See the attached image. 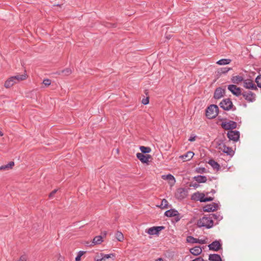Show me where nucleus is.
I'll return each mask as SVG.
<instances>
[{
	"label": "nucleus",
	"instance_id": "nucleus-1",
	"mask_svg": "<svg viewBox=\"0 0 261 261\" xmlns=\"http://www.w3.org/2000/svg\"><path fill=\"white\" fill-rule=\"evenodd\" d=\"M215 216L212 215V216H204L202 218L198 220L197 225L199 227H205L206 228H211L214 225V222L213 220V217Z\"/></svg>",
	"mask_w": 261,
	"mask_h": 261
},
{
	"label": "nucleus",
	"instance_id": "nucleus-2",
	"mask_svg": "<svg viewBox=\"0 0 261 261\" xmlns=\"http://www.w3.org/2000/svg\"><path fill=\"white\" fill-rule=\"evenodd\" d=\"M219 108L217 105H211L206 109L205 115L207 118L213 119L218 114Z\"/></svg>",
	"mask_w": 261,
	"mask_h": 261
},
{
	"label": "nucleus",
	"instance_id": "nucleus-3",
	"mask_svg": "<svg viewBox=\"0 0 261 261\" xmlns=\"http://www.w3.org/2000/svg\"><path fill=\"white\" fill-rule=\"evenodd\" d=\"M221 126L222 128L226 130H232L237 128V123L233 121L225 120L221 123ZM238 128H239V127H238Z\"/></svg>",
	"mask_w": 261,
	"mask_h": 261
},
{
	"label": "nucleus",
	"instance_id": "nucleus-4",
	"mask_svg": "<svg viewBox=\"0 0 261 261\" xmlns=\"http://www.w3.org/2000/svg\"><path fill=\"white\" fill-rule=\"evenodd\" d=\"M219 105L222 109L226 111H228L231 109L233 110H235L236 109L235 107L234 108H233V106L232 102L229 98L224 99L220 103Z\"/></svg>",
	"mask_w": 261,
	"mask_h": 261
},
{
	"label": "nucleus",
	"instance_id": "nucleus-5",
	"mask_svg": "<svg viewBox=\"0 0 261 261\" xmlns=\"http://www.w3.org/2000/svg\"><path fill=\"white\" fill-rule=\"evenodd\" d=\"M192 199L200 201V202H207L213 200L212 197H205L203 193L197 192L194 193L192 196Z\"/></svg>",
	"mask_w": 261,
	"mask_h": 261
},
{
	"label": "nucleus",
	"instance_id": "nucleus-6",
	"mask_svg": "<svg viewBox=\"0 0 261 261\" xmlns=\"http://www.w3.org/2000/svg\"><path fill=\"white\" fill-rule=\"evenodd\" d=\"M218 149L220 151H222L223 153H226L230 157H232L234 154V151L231 147H227L224 144H220Z\"/></svg>",
	"mask_w": 261,
	"mask_h": 261
},
{
	"label": "nucleus",
	"instance_id": "nucleus-7",
	"mask_svg": "<svg viewBox=\"0 0 261 261\" xmlns=\"http://www.w3.org/2000/svg\"><path fill=\"white\" fill-rule=\"evenodd\" d=\"M228 89L235 96H239L242 95V91L240 88L235 85H229L228 86Z\"/></svg>",
	"mask_w": 261,
	"mask_h": 261
},
{
	"label": "nucleus",
	"instance_id": "nucleus-8",
	"mask_svg": "<svg viewBox=\"0 0 261 261\" xmlns=\"http://www.w3.org/2000/svg\"><path fill=\"white\" fill-rule=\"evenodd\" d=\"M240 132H227V136L230 141L237 142L240 138Z\"/></svg>",
	"mask_w": 261,
	"mask_h": 261
},
{
	"label": "nucleus",
	"instance_id": "nucleus-9",
	"mask_svg": "<svg viewBox=\"0 0 261 261\" xmlns=\"http://www.w3.org/2000/svg\"><path fill=\"white\" fill-rule=\"evenodd\" d=\"M222 244L221 241H215L208 245L210 250L217 251L221 249Z\"/></svg>",
	"mask_w": 261,
	"mask_h": 261
},
{
	"label": "nucleus",
	"instance_id": "nucleus-10",
	"mask_svg": "<svg viewBox=\"0 0 261 261\" xmlns=\"http://www.w3.org/2000/svg\"><path fill=\"white\" fill-rule=\"evenodd\" d=\"M242 95L248 102H253L255 100V94L251 91L244 92Z\"/></svg>",
	"mask_w": 261,
	"mask_h": 261
},
{
	"label": "nucleus",
	"instance_id": "nucleus-11",
	"mask_svg": "<svg viewBox=\"0 0 261 261\" xmlns=\"http://www.w3.org/2000/svg\"><path fill=\"white\" fill-rule=\"evenodd\" d=\"M243 86L246 89L257 90V88L253 82L250 80H245L243 81Z\"/></svg>",
	"mask_w": 261,
	"mask_h": 261
},
{
	"label": "nucleus",
	"instance_id": "nucleus-12",
	"mask_svg": "<svg viewBox=\"0 0 261 261\" xmlns=\"http://www.w3.org/2000/svg\"><path fill=\"white\" fill-rule=\"evenodd\" d=\"M164 228L165 227L162 226H153L148 229L146 232L150 235L158 234L159 232L164 229Z\"/></svg>",
	"mask_w": 261,
	"mask_h": 261
},
{
	"label": "nucleus",
	"instance_id": "nucleus-13",
	"mask_svg": "<svg viewBox=\"0 0 261 261\" xmlns=\"http://www.w3.org/2000/svg\"><path fill=\"white\" fill-rule=\"evenodd\" d=\"M137 158L143 163H148L150 155L149 154H144L142 153H137L136 154Z\"/></svg>",
	"mask_w": 261,
	"mask_h": 261
},
{
	"label": "nucleus",
	"instance_id": "nucleus-14",
	"mask_svg": "<svg viewBox=\"0 0 261 261\" xmlns=\"http://www.w3.org/2000/svg\"><path fill=\"white\" fill-rule=\"evenodd\" d=\"M218 204L216 203L207 204L203 207L204 212H211L216 211L218 208Z\"/></svg>",
	"mask_w": 261,
	"mask_h": 261
},
{
	"label": "nucleus",
	"instance_id": "nucleus-15",
	"mask_svg": "<svg viewBox=\"0 0 261 261\" xmlns=\"http://www.w3.org/2000/svg\"><path fill=\"white\" fill-rule=\"evenodd\" d=\"M225 93V90L221 88H217L214 92V97L215 99H219L223 96Z\"/></svg>",
	"mask_w": 261,
	"mask_h": 261
},
{
	"label": "nucleus",
	"instance_id": "nucleus-16",
	"mask_svg": "<svg viewBox=\"0 0 261 261\" xmlns=\"http://www.w3.org/2000/svg\"><path fill=\"white\" fill-rule=\"evenodd\" d=\"M194 153L192 151H188L186 153L180 155L179 158L186 162L190 160L194 156Z\"/></svg>",
	"mask_w": 261,
	"mask_h": 261
},
{
	"label": "nucleus",
	"instance_id": "nucleus-17",
	"mask_svg": "<svg viewBox=\"0 0 261 261\" xmlns=\"http://www.w3.org/2000/svg\"><path fill=\"white\" fill-rule=\"evenodd\" d=\"M162 178L164 180H168L171 186L174 185L175 182V179L171 174L163 175L162 176Z\"/></svg>",
	"mask_w": 261,
	"mask_h": 261
},
{
	"label": "nucleus",
	"instance_id": "nucleus-18",
	"mask_svg": "<svg viewBox=\"0 0 261 261\" xmlns=\"http://www.w3.org/2000/svg\"><path fill=\"white\" fill-rule=\"evenodd\" d=\"M13 76H11L8 78L5 82L4 86L6 88H10L12 87L14 84H16L15 81L14 80Z\"/></svg>",
	"mask_w": 261,
	"mask_h": 261
},
{
	"label": "nucleus",
	"instance_id": "nucleus-19",
	"mask_svg": "<svg viewBox=\"0 0 261 261\" xmlns=\"http://www.w3.org/2000/svg\"><path fill=\"white\" fill-rule=\"evenodd\" d=\"M14 80L15 81L16 84L25 80L27 77V75L26 73H23L22 74H17L14 76H13Z\"/></svg>",
	"mask_w": 261,
	"mask_h": 261
},
{
	"label": "nucleus",
	"instance_id": "nucleus-20",
	"mask_svg": "<svg viewBox=\"0 0 261 261\" xmlns=\"http://www.w3.org/2000/svg\"><path fill=\"white\" fill-rule=\"evenodd\" d=\"M178 215L177 211L174 209H170L165 212V215L168 217H175Z\"/></svg>",
	"mask_w": 261,
	"mask_h": 261
},
{
	"label": "nucleus",
	"instance_id": "nucleus-21",
	"mask_svg": "<svg viewBox=\"0 0 261 261\" xmlns=\"http://www.w3.org/2000/svg\"><path fill=\"white\" fill-rule=\"evenodd\" d=\"M202 252V249L199 246H196L190 249V252L194 255H198Z\"/></svg>",
	"mask_w": 261,
	"mask_h": 261
},
{
	"label": "nucleus",
	"instance_id": "nucleus-22",
	"mask_svg": "<svg viewBox=\"0 0 261 261\" xmlns=\"http://www.w3.org/2000/svg\"><path fill=\"white\" fill-rule=\"evenodd\" d=\"M115 254L111 253L109 254H105L103 253H100V257H101L103 261H106L107 259L109 258H112L113 260L115 259Z\"/></svg>",
	"mask_w": 261,
	"mask_h": 261
},
{
	"label": "nucleus",
	"instance_id": "nucleus-23",
	"mask_svg": "<svg viewBox=\"0 0 261 261\" xmlns=\"http://www.w3.org/2000/svg\"><path fill=\"white\" fill-rule=\"evenodd\" d=\"M14 166V162H10L7 165L0 167V170H8L11 169Z\"/></svg>",
	"mask_w": 261,
	"mask_h": 261
},
{
	"label": "nucleus",
	"instance_id": "nucleus-24",
	"mask_svg": "<svg viewBox=\"0 0 261 261\" xmlns=\"http://www.w3.org/2000/svg\"><path fill=\"white\" fill-rule=\"evenodd\" d=\"M194 179L199 183H204L207 180L206 177L203 175H198L195 176Z\"/></svg>",
	"mask_w": 261,
	"mask_h": 261
},
{
	"label": "nucleus",
	"instance_id": "nucleus-25",
	"mask_svg": "<svg viewBox=\"0 0 261 261\" xmlns=\"http://www.w3.org/2000/svg\"><path fill=\"white\" fill-rule=\"evenodd\" d=\"M208 259L210 261H222L220 256L217 254H210Z\"/></svg>",
	"mask_w": 261,
	"mask_h": 261
},
{
	"label": "nucleus",
	"instance_id": "nucleus-26",
	"mask_svg": "<svg viewBox=\"0 0 261 261\" xmlns=\"http://www.w3.org/2000/svg\"><path fill=\"white\" fill-rule=\"evenodd\" d=\"M244 81L243 77L240 75L233 76L231 77V81L234 84H239Z\"/></svg>",
	"mask_w": 261,
	"mask_h": 261
},
{
	"label": "nucleus",
	"instance_id": "nucleus-27",
	"mask_svg": "<svg viewBox=\"0 0 261 261\" xmlns=\"http://www.w3.org/2000/svg\"><path fill=\"white\" fill-rule=\"evenodd\" d=\"M176 196L178 199H183L185 197V191L182 189H179L177 190Z\"/></svg>",
	"mask_w": 261,
	"mask_h": 261
},
{
	"label": "nucleus",
	"instance_id": "nucleus-28",
	"mask_svg": "<svg viewBox=\"0 0 261 261\" xmlns=\"http://www.w3.org/2000/svg\"><path fill=\"white\" fill-rule=\"evenodd\" d=\"M231 60L229 59H222L217 62V64L220 65H225L229 64Z\"/></svg>",
	"mask_w": 261,
	"mask_h": 261
},
{
	"label": "nucleus",
	"instance_id": "nucleus-29",
	"mask_svg": "<svg viewBox=\"0 0 261 261\" xmlns=\"http://www.w3.org/2000/svg\"><path fill=\"white\" fill-rule=\"evenodd\" d=\"M208 164L217 170L219 169L220 165L217 162L213 160H211L208 162Z\"/></svg>",
	"mask_w": 261,
	"mask_h": 261
},
{
	"label": "nucleus",
	"instance_id": "nucleus-30",
	"mask_svg": "<svg viewBox=\"0 0 261 261\" xmlns=\"http://www.w3.org/2000/svg\"><path fill=\"white\" fill-rule=\"evenodd\" d=\"M102 242V238L101 236L95 237L93 240V243L94 244H99Z\"/></svg>",
	"mask_w": 261,
	"mask_h": 261
},
{
	"label": "nucleus",
	"instance_id": "nucleus-31",
	"mask_svg": "<svg viewBox=\"0 0 261 261\" xmlns=\"http://www.w3.org/2000/svg\"><path fill=\"white\" fill-rule=\"evenodd\" d=\"M140 150L142 152L141 153H148L151 151L150 148L148 147H145L144 146H141L140 147Z\"/></svg>",
	"mask_w": 261,
	"mask_h": 261
},
{
	"label": "nucleus",
	"instance_id": "nucleus-32",
	"mask_svg": "<svg viewBox=\"0 0 261 261\" xmlns=\"http://www.w3.org/2000/svg\"><path fill=\"white\" fill-rule=\"evenodd\" d=\"M231 69H232L231 68H228V67L221 68L219 69L218 73L219 74H225Z\"/></svg>",
	"mask_w": 261,
	"mask_h": 261
},
{
	"label": "nucleus",
	"instance_id": "nucleus-33",
	"mask_svg": "<svg viewBox=\"0 0 261 261\" xmlns=\"http://www.w3.org/2000/svg\"><path fill=\"white\" fill-rule=\"evenodd\" d=\"M115 237L116 239L119 242H122L124 239L123 234L120 231H117L116 233Z\"/></svg>",
	"mask_w": 261,
	"mask_h": 261
},
{
	"label": "nucleus",
	"instance_id": "nucleus-34",
	"mask_svg": "<svg viewBox=\"0 0 261 261\" xmlns=\"http://www.w3.org/2000/svg\"><path fill=\"white\" fill-rule=\"evenodd\" d=\"M197 239H196L192 236H188L187 238V241L188 243L194 244V243H197Z\"/></svg>",
	"mask_w": 261,
	"mask_h": 261
},
{
	"label": "nucleus",
	"instance_id": "nucleus-35",
	"mask_svg": "<svg viewBox=\"0 0 261 261\" xmlns=\"http://www.w3.org/2000/svg\"><path fill=\"white\" fill-rule=\"evenodd\" d=\"M168 202L167 200L164 199L162 200L161 204L160 205V207L161 208H166L168 207Z\"/></svg>",
	"mask_w": 261,
	"mask_h": 261
},
{
	"label": "nucleus",
	"instance_id": "nucleus-36",
	"mask_svg": "<svg viewBox=\"0 0 261 261\" xmlns=\"http://www.w3.org/2000/svg\"><path fill=\"white\" fill-rule=\"evenodd\" d=\"M209 215L210 216H212V215L215 216L213 217V220L215 219L218 221H220L222 219V216H221L220 214H211Z\"/></svg>",
	"mask_w": 261,
	"mask_h": 261
},
{
	"label": "nucleus",
	"instance_id": "nucleus-37",
	"mask_svg": "<svg viewBox=\"0 0 261 261\" xmlns=\"http://www.w3.org/2000/svg\"><path fill=\"white\" fill-rule=\"evenodd\" d=\"M62 73L64 75H68L71 73V70L70 68H66L63 70Z\"/></svg>",
	"mask_w": 261,
	"mask_h": 261
},
{
	"label": "nucleus",
	"instance_id": "nucleus-38",
	"mask_svg": "<svg viewBox=\"0 0 261 261\" xmlns=\"http://www.w3.org/2000/svg\"><path fill=\"white\" fill-rule=\"evenodd\" d=\"M255 82L259 88H261V75H258L255 79Z\"/></svg>",
	"mask_w": 261,
	"mask_h": 261
},
{
	"label": "nucleus",
	"instance_id": "nucleus-39",
	"mask_svg": "<svg viewBox=\"0 0 261 261\" xmlns=\"http://www.w3.org/2000/svg\"><path fill=\"white\" fill-rule=\"evenodd\" d=\"M85 252L80 251L78 252L77 255L75 257V261H80L82 255L84 254Z\"/></svg>",
	"mask_w": 261,
	"mask_h": 261
},
{
	"label": "nucleus",
	"instance_id": "nucleus-40",
	"mask_svg": "<svg viewBox=\"0 0 261 261\" xmlns=\"http://www.w3.org/2000/svg\"><path fill=\"white\" fill-rule=\"evenodd\" d=\"M43 84L44 85H45V86H48L50 85L51 84L50 80L48 79H44L43 81Z\"/></svg>",
	"mask_w": 261,
	"mask_h": 261
},
{
	"label": "nucleus",
	"instance_id": "nucleus-41",
	"mask_svg": "<svg viewBox=\"0 0 261 261\" xmlns=\"http://www.w3.org/2000/svg\"><path fill=\"white\" fill-rule=\"evenodd\" d=\"M142 103L144 105H147L149 103V98L146 97L145 98H143L142 100Z\"/></svg>",
	"mask_w": 261,
	"mask_h": 261
},
{
	"label": "nucleus",
	"instance_id": "nucleus-42",
	"mask_svg": "<svg viewBox=\"0 0 261 261\" xmlns=\"http://www.w3.org/2000/svg\"><path fill=\"white\" fill-rule=\"evenodd\" d=\"M28 257L26 255L24 254L20 256L18 261H27Z\"/></svg>",
	"mask_w": 261,
	"mask_h": 261
},
{
	"label": "nucleus",
	"instance_id": "nucleus-43",
	"mask_svg": "<svg viewBox=\"0 0 261 261\" xmlns=\"http://www.w3.org/2000/svg\"><path fill=\"white\" fill-rule=\"evenodd\" d=\"M94 261H103L101 257H100V254L96 255L94 257Z\"/></svg>",
	"mask_w": 261,
	"mask_h": 261
},
{
	"label": "nucleus",
	"instance_id": "nucleus-44",
	"mask_svg": "<svg viewBox=\"0 0 261 261\" xmlns=\"http://www.w3.org/2000/svg\"><path fill=\"white\" fill-rule=\"evenodd\" d=\"M196 136L194 135H192L190 138H189V141L190 142H193L195 140Z\"/></svg>",
	"mask_w": 261,
	"mask_h": 261
},
{
	"label": "nucleus",
	"instance_id": "nucleus-45",
	"mask_svg": "<svg viewBox=\"0 0 261 261\" xmlns=\"http://www.w3.org/2000/svg\"><path fill=\"white\" fill-rule=\"evenodd\" d=\"M57 190H53L49 194V196L50 198H52L54 197V195L57 192Z\"/></svg>",
	"mask_w": 261,
	"mask_h": 261
},
{
	"label": "nucleus",
	"instance_id": "nucleus-46",
	"mask_svg": "<svg viewBox=\"0 0 261 261\" xmlns=\"http://www.w3.org/2000/svg\"><path fill=\"white\" fill-rule=\"evenodd\" d=\"M197 243L201 244H204L205 243V242L203 240H199L197 239Z\"/></svg>",
	"mask_w": 261,
	"mask_h": 261
},
{
	"label": "nucleus",
	"instance_id": "nucleus-47",
	"mask_svg": "<svg viewBox=\"0 0 261 261\" xmlns=\"http://www.w3.org/2000/svg\"><path fill=\"white\" fill-rule=\"evenodd\" d=\"M191 261H204V260L202 258L199 257H197Z\"/></svg>",
	"mask_w": 261,
	"mask_h": 261
},
{
	"label": "nucleus",
	"instance_id": "nucleus-48",
	"mask_svg": "<svg viewBox=\"0 0 261 261\" xmlns=\"http://www.w3.org/2000/svg\"><path fill=\"white\" fill-rule=\"evenodd\" d=\"M175 219L176 222L178 221L181 218V217L179 216V214L177 216H175Z\"/></svg>",
	"mask_w": 261,
	"mask_h": 261
},
{
	"label": "nucleus",
	"instance_id": "nucleus-49",
	"mask_svg": "<svg viewBox=\"0 0 261 261\" xmlns=\"http://www.w3.org/2000/svg\"><path fill=\"white\" fill-rule=\"evenodd\" d=\"M155 261H163V259L162 258H159Z\"/></svg>",
	"mask_w": 261,
	"mask_h": 261
},
{
	"label": "nucleus",
	"instance_id": "nucleus-50",
	"mask_svg": "<svg viewBox=\"0 0 261 261\" xmlns=\"http://www.w3.org/2000/svg\"><path fill=\"white\" fill-rule=\"evenodd\" d=\"M4 135L3 132H0V136H2Z\"/></svg>",
	"mask_w": 261,
	"mask_h": 261
},
{
	"label": "nucleus",
	"instance_id": "nucleus-51",
	"mask_svg": "<svg viewBox=\"0 0 261 261\" xmlns=\"http://www.w3.org/2000/svg\"><path fill=\"white\" fill-rule=\"evenodd\" d=\"M115 27V24H113L112 25V27Z\"/></svg>",
	"mask_w": 261,
	"mask_h": 261
},
{
	"label": "nucleus",
	"instance_id": "nucleus-52",
	"mask_svg": "<svg viewBox=\"0 0 261 261\" xmlns=\"http://www.w3.org/2000/svg\"><path fill=\"white\" fill-rule=\"evenodd\" d=\"M167 38L169 39V38H170V37H167Z\"/></svg>",
	"mask_w": 261,
	"mask_h": 261
},
{
	"label": "nucleus",
	"instance_id": "nucleus-53",
	"mask_svg": "<svg viewBox=\"0 0 261 261\" xmlns=\"http://www.w3.org/2000/svg\"><path fill=\"white\" fill-rule=\"evenodd\" d=\"M167 38L169 39V38H170V37H167Z\"/></svg>",
	"mask_w": 261,
	"mask_h": 261
},
{
	"label": "nucleus",
	"instance_id": "nucleus-54",
	"mask_svg": "<svg viewBox=\"0 0 261 261\" xmlns=\"http://www.w3.org/2000/svg\"><path fill=\"white\" fill-rule=\"evenodd\" d=\"M167 38L169 39V38H170V37H167Z\"/></svg>",
	"mask_w": 261,
	"mask_h": 261
}]
</instances>
